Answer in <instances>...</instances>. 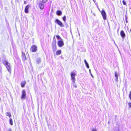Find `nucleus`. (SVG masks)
<instances>
[{
	"instance_id": "obj_1",
	"label": "nucleus",
	"mask_w": 131,
	"mask_h": 131,
	"mask_svg": "<svg viewBox=\"0 0 131 131\" xmlns=\"http://www.w3.org/2000/svg\"><path fill=\"white\" fill-rule=\"evenodd\" d=\"M3 63L6 67L8 71L10 73H11V70L10 68V64L7 61L4 60L3 61Z\"/></svg>"
},
{
	"instance_id": "obj_12",
	"label": "nucleus",
	"mask_w": 131,
	"mask_h": 131,
	"mask_svg": "<svg viewBox=\"0 0 131 131\" xmlns=\"http://www.w3.org/2000/svg\"><path fill=\"white\" fill-rule=\"evenodd\" d=\"M22 59L23 61H25L26 60V56L25 54L23 52V51L22 52Z\"/></svg>"
},
{
	"instance_id": "obj_24",
	"label": "nucleus",
	"mask_w": 131,
	"mask_h": 131,
	"mask_svg": "<svg viewBox=\"0 0 131 131\" xmlns=\"http://www.w3.org/2000/svg\"><path fill=\"white\" fill-rule=\"evenodd\" d=\"M122 2H123V4L124 5H126V3L125 1L124 0H123V1Z\"/></svg>"
},
{
	"instance_id": "obj_13",
	"label": "nucleus",
	"mask_w": 131,
	"mask_h": 131,
	"mask_svg": "<svg viewBox=\"0 0 131 131\" xmlns=\"http://www.w3.org/2000/svg\"><path fill=\"white\" fill-rule=\"evenodd\" d=\"M26 83V81H24L22 82L21 83V86L22 88H23L25 86V85Z\"/></svg>"
},
{
	"instance_id": "obj_25",
	"label": "nucleus",
	"mask_w": 131,
	"mask_h": 131,
	"mask_svg": "<svg viewBox=\"0 0 131 131\" xmlns=\"http://www.w3.org/2000/svg\"><path fill=\"white\" fill-rule=\"evenodd\" d=\"M85 64H86V65L87 67L88 68H89V66L88 63H85Z\"/></svg>"
},
{
	"instance_id": "obj_9",
	"label": "nucleus",
	"mask_w": 131,
	"mask_h": 131,
	"mask_svg": "<svg viewBox=\"0 0 131 131\" xmlns=\"http://www.w3.org/2000/svg\"><path fill=\"white\" fill-rule=\"evenodd\" d=\"M120 35L122 37L123 39H124L125 37V34L123 30H122L120 31Z\"/></svg>"
},
{
	"instance_id": "obj_29",
	"label": "nucleus",
	"mask_w": 131,
	"mask_h": 131,
	"mask_svg": "<svg viewBox=\"0 0 131 131\" xmlns=\"http://www.w3.org/2000/svg\"><path fill=\"white\" fill-rule=\"evenodd\" d=\"M84 62H85V64L86 63H87L85 60H84Z\"/></svg>"
},
{
	"instance_id": "obj_26",
	"label": "nucleus",
	"mask_w": 131,
	"mask_h": 131,
	"mask_svg": "<svg viewBox=\"0 0 131 131\" xmlns=\"http://www.w3.org/2000/svg\"><path fill=\"white\" fill-rule=\"evenodd\" d=\"M92 131H97V130L95 129H92Z\"/></svg>"
},
{
	"instance_id": "obj_8",
	"label": "nucleus",
	"mask_w": 131,
	"mask_h": 131,
	"mask_svg": "<svg viewBox=\"0 0 131 131\" xmlns=\"http://www.w3.org/2000/svg\"><path fill=\"white\" fill-rule=\"evenodd\" d=\"M71 79L72 80L73 82L75 83V73L73 72H72L71 74Z\"/></svg>"
},
{
	"instance_id": "obj_14",
	"label": "nucleus",
	"mask_w": 131,
	"mask_h": 131,
	"mask_svg": "<svg viewBox=\"0 0 131 131\" xmlns=\"http://www.w3.org/2000/svg\"><path fill=\"white\" fill-rule=\"evenodd\" d=\"M61 53V50H59L57 51L56 52V54L57 55H59Z\"/></svg>"
},
{
	"instance_id": "obj_21",
	"label": "nucleus",
	"mask_w": 131,
	"mask_h": 131,
	"mask_svg": "<svg viewBox=\"0 0 131 131\" xmlns=\"http://www.w3.org/2000/svg\"><path fill=\"white\" fill-rule=\"evenodd\" d=\"M115 76L116 77V79H117V80L118 77V75L116 72H115Z\"/></svg>"
},
{
	"instance_id": "obj_4",
	"label": "nucleus",
	"mask_w": 131,
	"mask_h": 131,
	"mask_svg": "<svg viewBox=\"0 0 131 131\" xmlns=\"http://www.w3.org/2000/svg\"><path fill=\"white\" fill-rule=\"evenodd\" d=\"M101 13L104 19L106 20V14L104 11L103 10H102Z\"/></svg>"
},
{
	"instance_id": "obj_11",
	"label": "nucleus",
	"mask_w": 131,
	"mask_h": 131,
	"mask_svg": "<svg viewBox=\"0 0 131 131\" xmlns=\"http://www.w3.org/2000/svg\"><path fill=\"white\" fill-rule=\"evenodd\" d=\"M39 6L40 7V9H42L44 7V4L42 2H40L39 3Z\"/></svg>"
},
{
	"instance_id": "obj_23",
	"label": "nucleus",
	"mask_w": 131,
	"mask_h": 131,
	"mask_svg": "<svg viewBox=\"0 0 131 131\" xmlns=\"http://www.w3.org/2000/svg\"><path fill=\"white\" fill-rule=\"evenodd\" d=\"M128 105L129 108H131V102L129 103H128Z\"/></svg>"
},
{
	"instance_id": "obj_20",
	"label": "nucleus",
	"mask_w": 131,
	"mask_h": 131,
	"mask_svg": "<svg viewBox=\"0 0 131 131\" xmlns=\"http://www.w3.org/2000/svg\"><path fill=\"white\" fill-rule=\"evenodd\" d=\"M56 37L58 39H62L60 36L59 35H57Z\"/></svg>"
},
{
	"instance_id": "obj_28",
	"label": "nucleus",
	"mask_w": 131,
	"mask_h": 131,
	"mask_svg": "<svg viewBox=\"0 0 131 131\" xmlns=\"http://www.w3.org/2000/svg\"><path fill=\"white\" fill-rule=\"evenodd\" d=\"M24 3L25 4H27V2H26L25 1L24 2Z\"/></svg>"
},
{
	"instance_id": "obj_6",
	"label": "nucleus",
	"mask_w": 131,
	"mask_h": 131,
	"mask_svg": "<svg viewBox=\"0 0 131 131\" xmlns=\"http://www.w3.org/2000/svg\"><path fill=\"white\" fill-rule=\"evenodd\" d=\"M26 96V93L25 90H23L22 92V95L21 96V99H25Z\"/></svg>"
},
{
	"instance_id": "obj_3",
	"label": "nucleus",
	"mask_w": 131,
	"mask_h": 131,
	"mask_svg": "<svg viewBox=\"0 0 131 131\" xmlns=\"http://www.w3.org/2000/svg\"><path fill=\"white\" fill-rule=\"evenodd\" d=\"M37 47L35 45H32L30 49V51L32 52H36L37 50Z\"/></svg>"
},
{
	"instance_id": "obj_10",
	"label": "nucleus",
	"mask_w": 131,
	"mask_h": 131,
	"mask_svg": "<svg viewBox=\"0 0 131 131\" xmlns=\"http://www.w3.org/2000/svg\"><path fill=\"white\" fill-rule=\"evenodd\" d=\"M30 5H28L26 6L25 8V12L26 13H28V10Z\"/></svg>"
},
{
	"instance_id": "obj_5",
	"label": "nucleus",
	"mask_w": 131,
	"mask_h": 131,
	"mask_svg": "<svg viewBox=\"0 0 131 131\" xmlns=\"http://www.w3.org/2000/svg\"><path fill=\"white\" fill-rule=\"evenodd\" d=\"M57 44L59 47H62L64 45V43L62 40H60L58 41Z\"/></svg>"
},
{
	"instance_id": "obj_19",
	"label": "nucleus",
	"mask_w": 131,
	"mask_h": 131,
	"mask_svg": "<svg viewBox=\"0 0 131 131\" xmlns=\"http://www.w3.org/2000/svg\"><path fill=\"white\" fill-rule=\"evenodd\" d=\"M63 19L64 21H66V17L64 16L63 17Z\"/></svg>"
},
{
	"instance_id": "obj_16",
	"label": "nucleus",
	"mask_w": 131,
	"mask_h": 131,
	"mask_svg": "<svg viewBox=\"0 0 131 131\" xmlns=\"http://www.w3.org/2000/svg\"><path fill=\"white\" fill-rule=\"evenodd\" d=\"M6 113V116H8L9 117H11V114L10 113V112H7Z\"/></svg>"
},
{
	"instance_id": "obj_2",
	"label": "nucleus",
	"mask_w": 131,
	"mask_h": 131,
	"mask_svg": "<svg viewBox=\"0 0 131 131\" xmlns=\"http://www.w3.org/2000/svg\"><path fill=\"white\" fill-rule=\"evenodd\" d=\"M52 49L53 52H55L57 50L56 41L55 40H53L51 45Z\"/></svg>"
},
{
	"instance_id": "obj_31",
	"label": "nucleus",
	"mask_w": 131,
	"mask_h": 131,
	"mask_svg": "<svg viewBox=\"0 0 131 131\" xmlns=\"http://www.w3.org/2000/svg\"><path fill=\"white\" fill-rule=\"evenodd\" d=\"M25 51H26V48H25Z\"/></svg>"
},
{
	"instance_id": "obj_15",
	"label": "nucleus",
	"mask_w": 131,
	"mask_h": 131,
	"mask_svg": "<svg viewBox=\"0 0 131 131\" xmlns=\"http://www.w3.org/2000/svg\"><path fill=\"white\" fill-rule=\"evenodd\" d=\"M58 16H61L62 14V13L61 11L57 10L56 12Z\"/></svg>"
},
{
	"instance_id": "obj_17",
	"label": "nucleus",
	"mask_w": 131,
	"mask_h": 131,
	"mask_svg": "<svg viewBox=\"0 0 131 131\" xmlns=\"http://www.w3.org/2000/svg\"><path fill=\"white\" fill-rule=\"evenodd\" d=\"M9 123L10 124L12 125H13V122L12 119L11 118H10L9 119Z\"/></svg>"
},
{
	"instance_id": "obj_7",
	"label": "nucleus",
	"mask_w": 131,
	"mask_h": 131,
	"mask_svg": "<svg viewBox=\"0 0 131 131\" xmlns=\"http://www.w3.org/2000/svg\"><path fill=\"white\" fill-rule=\"evenodd\" d=\"M55 22L57 23V24L61 27H63L64 26L63 24L60 20L57 19H56L55 20Z\"/></svg>"
},
{
	"instance_id": "obj_22",
	"label": "nucleus",
	"mask_w": 131,
	"mask_h": 131,
	"mask_svg": "<svg viewBox=\"0 0 131 131\" xmlns=\"http://www.w3.org/2000/svg\"><path fill=\"white\" fill-rule=\"evenodd\" d=\"M129 96L130 99L131 100V91L129 92Z\"/></svg>"
},
{
	"instance_id": "obj_27",
	"label": "nucleus",
	"mask_w": 131,
	"mask_h": 131,
	"mask_svg": "<svg viewBox=\"0 0 131 131\" xmlns=\"http://www.w3.org/2000/svg\"><path fill=\"white\" fill-rule=\"evenodd\" d=\"M8 131H12V129L10 128L8 130Z\"/></svg>"
},
{
	"instance_id": "obj_18",
	"label": "nucleus",
	"mask_w": 131,
	"mask_h": 131,
	"mask_svg": "<svg viewBox=\"0 0 131 131\" xmlns=\"http://www.w3.org/2000/svg\"><path fill=\"white\" fill-rule=\"evenodd\" d=\"M47 0H40V2H41V3L42 2L44 4L47 2Z\"/></svg>"
},
{
	"instance_id": "obj_30",
	"label": "nucleus",
	"mask_w": 131,
	"mask_h": 131,
	"mask_svg": "<svg viewBox=\"0 0 131 131\" xmlns=\"http://www.w3.org/2000/svg\"><path fill=\"white\" fill-rule=\"evenodd\" d=\"M74 86L75 88H76L77 87V86L76 85H74Z\"/></svg>"
}]
</instances>
